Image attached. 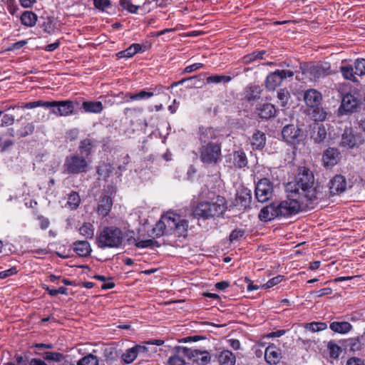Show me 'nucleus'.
I'll list each match as a JSON object with an SVG mask.
<instances>
[{"instance_id": "338daca9", "label": "nucleus", "mask_w": 365, "mask_h": 365, "mask_svg": "<svg viewBox=\"0 0 365 365\" xmlns=\"http://www.w3.org/2000/svg\"><path fill=\"white\" fill-rule=\"evenodd\" d=\"M27 43L26 41H19L18 42H16L13 43L9 50H18L22 48L24 46H25Z\"/></svg>"}, {"instance_id": "c85d7f7f", "label": "nucleus", "mask_w": 365, "mask_h": 365, "mask_svg": "<svg viewBox=\"0 0 365 365\" xmlns=\"http://www.w3.org/2000/svg\"><path fill=\"white\" fill-rule=\"evenodd\" d=\"M218 361L220 365H235V355L229 350H223L218 355Z\"/></svg>"}, {"instance_id": "9b49d317", "label": "nucleus", "mask_w": 365, "mask_h": 365, "mask_svg": "<svg viewBox=\"0 0 365 365\" xmlns=\"http://www.w3.org/2000/svg\"><path fill=\"white\" fill-rule=\"evenodd\" d=\"M294 76V72L290 70H277L267 76L265 81L266 87L269 91H274L279 86L282 81Z\"/></svg>"}, {"instance_id": "e2e57ef3", "label": "nucleus", "mask_w": 365, "mask_h": 365, "mask_svg": "<svg viewBox=\"0 0 365 365\" xmlns=\"http://www.w3.org/2000/svg\"><path fill=\"white\" fill-rule=\"evenodd\" d=\"M202 66H203V64L200 63H193L192 65H190V66L185 67L184 71L185 73H191L192 71H195L202 68Z\"/></svg>"}, {"instance_id": "4be33fe9", "label": "nucleus", "mask_w": 365, "mask_h": 365, "mask_svg": "<svg viewBox=\"0 0 365 365\" xmlns=\"http://www.w3.org/2000/svg\"><path fill=\"white\" fill-rule=\"evenodd\" d=\"M251 198L250 190L242 189L237 191L235 200L237 205L240 206L242 208H246L249 206Z\"/></svg>"}, {"instance_id": "13d9d810", "label": "nucleus", "mask_w": 365, "mask_h": 365, "mask_svg": "<svg viewBox=\"0 0 365 365\" xmlns=\"http://www.w3.org/2000/svg\"><path fill=\"white\" fill-rule=\"evenodd\" d=\"M34 130V125L32 123H27L21 132V137H26L31 134Z\"/></svg>"}, {"instance_id": "cd10ccee", "label": "nucleus", "mask_w": 365, "mask_h": 365, "mask_svg": "<svg viewBox=\"0 0 365 365\" xmlns=\"http://www.w3.org/2000/svg\"><path fill=\"white\" fill-rule=\"evenodd\" d=\"M82 108L86 113H100L103 110V106L101 101H83Z\"/></svg>"}, {"instance_id": "4d7b16f0", "label": "nucleus", "mask_w": 365, "mask_h": 365, "mask_svg": "<svg viewBox=\"0 0 365 365\" xmlns=\"http://www.w3.org/2000/svg\"><path fill=\"white\" fill-rule=\"evenodd\" d=\"M14 123V117L10 114H5L1 120V126L6 127L9 125H13Z\"/></svg>"}, {"instance_id": "412c9836", "label": "nucleus", "mask_w": 365, "mask_h": 365, "mask_svg": "<svg viewBox=\"0 0 365 365\" xmlns=\"http://www.w3.org/2000/svg\"><path fill=\"white\" fill-rule=\"evenodd\" d=\"M185 357H187L186 347H178L175 353L170 356L168 364L185 365Z\"/></svg>"}, {"instance_id": "603ef678", "label": "nucleus", "mask_w": 365, "mask_h": 365, "mask_svg": "<svg viewBox=\"0 0 365 365\" xmlns=\"http://www.w3.org/2000/svg\"><path fill=\"white\" fill-rule=\"evenodd\" d=\"M264 51H255L251 53L249 56H247L244 58L245 63H250L256 59H262L263 55L264 54Z\"/></svg>"}, {"instance_id": "39448f33", "label": "nucleus", "mask_w": 365, "mask_h": 365, "mask_svg": "<svg viewBox=\"0 0 365 365\" xmlns=\"http://www.w3.org/2000/svg\"><path fill=\"white\" fill-rule=\"evenodd\" d=\"M304 99L306 105L312 110L315 120L323 121L326 119L327 113L321 107L322 96L318 91L315 89L307 91Z\"/></svg>"}, {"instance_id": "0e129e2a", "label": "nucleus", "mask_w": 365, "mask_h": 365, "mask_svg": "<svg viewBox=\"0 0 365 365\" xmlns=\"http://www.w3.org/2000/svg\"><path fill=\"white\" fill-rule=\"evenodd\" d=\"M346 365H365V364L363 359L356 357H352L347 361Z\"/></svg>"}, {"instance_id": "f8f14e48", "label": "nucleus", "mask_w": 365, "mask_h": 365, "mask_svg": "<svg viewBox=\"0 0 365 365\" xmlns=\"http://www.w3.org/2000/svg\"><path fill=\"white\" fill-rule=\"evenodd\" d=\"M273 195V185L267 178L260 180L255 187V196L259 202L269 200Z\"/></svg>"}, {"instance_id": "a19ab883", "label": "nucleus", "mask_w": 365, "mask_h": 365, "mask_svg": "<svg viewBox=\"0 0 365 365\" xmlns=\"http://www.w3.org/2000/svg\"><path fill=\"white\" fill-rule=\"evenodd\" d=\"M231 81V77L225 75H215L211 76L206 78L207 83H228Z\"/></svg>"}, {"instance_id": "9d476101", "label": "nucleus", "mask_w": 365, "mask_h": 365, "mask_svg": "<svg viewBox=\"0 0 365 365\" xmlns=\"http://www.w3.org/2000/svg\"><path fill=\"white\" fill-rule=\"evenodd\" d=\"M282 135L284 140L288 144L297 145L304 139L303 131L297 125L289 124L282 128Z\"/></svg>"}, {"instance_id": "6e6552de", "label": "nucleus", "mask_w": 365, "mask_h": 365, "mask_svg": "<svg viewBox=\"0 0 365 365\" xmlns=\"http://www.w3.org/2000/svg\"><path fill=\"white\" fill-rule=\"evenodd\" d=\"M279 217H289L297 214L301 209V203L294 197H287L281 202H275Z\"/></svg>"}, {"instance_id": "052dcab7", "label": "nucleus", "mask_w": 365, "mask_h": 365, "mask_svg": "<svg viewBox=\"0 0 365 365\" xmlns=\"http://www.w3.org/2000/svg\"><path fill=\"white\" fill-rule=\"evenodd\" d=\"M110 170V166L105 165L104 166H100L98 170V173L100 176L107 178L109 176L108 173Z\"/></svg>"}, {"instance_id": "b1692460", "label": "nucleus", "mask_w": 365, "mask_h": 365, "mask_svg": "<svg viewBox=\"0 0 365 365\" xmlns=\"http://www.w3.org/2000/svg\"><path fill=\"white\" fill-rule=\"evenodd\" d=\"M339 152L333 148H328L323 155V161L327 166H333L336 164L339 158Z\"/></svg>"}, {"instance_id": "37998d69", "label": "nucleus", "mask_w": 365, "mask_h": 365, "mask_svg": "<svg viewBox=\"0 0 365 365\" xmlns=\"http://www.w3.org/2000/svg\"><path fill=\"white\" fill-rule=\"evenodd\" d=\"M327 327V324L324 322H311L305 324L304 328L312 332L323 331Z\"/></svg>"}, {"instance_id": "49530a36", "label": "nucleus", "mask_w": 365, "mask_h": 365, "mask_svg": "<svg viewBox=\"0 0 365 365\" xmlns=\"http://www.w3.org/2000/svg\"><path fill=\"white\" fill-rule=\"evenodd\" d=\"M277 98L282 106H285L290 98L289 91L286 89H280L277 93Z\"/></svg>"}, {"instance_id": "bf43d9fd", "label": "nucleus", "mask_w": 365, "mask_h": 365, "mask_svg": "<svg viewBox=\"0 0 365 365\" xmlns=\"http://www.w3.org/2000/svg\"><path fill=\"white\" fill-rule=\"evenodd\" d=\"M17 273V269L16 267H11L9 269L0 272V279H5L10 276H12Z\"/></svg>"}, {"instance_id": "680f3d73", "label": "nucleus", "mask_w": 365, "mask_h": 365, "mask_svg": "<svg viewBox=\"0 0 365 365\" xmlns=\"http://www.w3.org/2000/svg\"><path fill=\"white\" fill-rule=\"evenodd\" d=\"M134 349L136 351L138 356L140 355L143 357L147 356L148 349L145 346L135 345Z\"/></svg>"}, {"instance_id": "72a5a7b5", "label": "nucleus", "mask_w": 365, "mask_h": 365, "mask_svg": "<svg viewBox=\"0 0 365 365\" xmlns=\"http://www.w3.org/2000/svg\"><path fill=\"white\" fill-rule=\"evenodd\" d=\"M128 241L129 244L133 243L136 247L139 249L147 248L153 247L155 243L156 242L155 240L148 239V240H136L135 238L128 239Z\"/></svg>"}, {"instance_id": "0eeeda50", "label": "nucleus", "mask_w": 365, "mask_h": 365, "mask_svg": "<svg viewBox=\"0 0 365 365\" xmlns=\"http://www.w3.org/2000/svg\"><path fill=\"white\" fill-rule=\"evenodd\" d=\"M200 159L209 165H215L221 160V148L217 143H207L200 149Z\"/></svg>"}, {"instance_id": "423d86ee", "label": "nucleus", "mask_w": 365, "mask_h": 365, "mask_svg": "<svg viewBox=\"0 0 365 365\" xmlns=\"http://www.w3.org/2000/svg\"><path fill=\"white\" fill-rule=\"evenodd\" d=\"M91 160L89 158L78 154H72L66 157L63 169L67 174H78L88 171Z\"/></svg>"}, {"instance_id": "e433bc0d", "label": "nucleus", "mask_w": 365, "mask_h": 365, "mask_svg": "<svg viewBox=\"0 0 365 365\" xmlns=\"http://www.w3.org/2000/svg\"><path fill=\"white\" fill-rule=\"evenodd\" d=\"M340 71L345 79L350 80L354 82L356 81V76L357 75L354 73V70L351 65L342 66L340 68Z\"/></svg>"}, {"instance_id": "20e7f679", "label": "nucleus", "mask_w": 365, "mask_h": 365, "mask_svg": "<svg viewBox=\"0 0 365 365\" xmlns=\"http://www.w3.org/2000/svg\"><path fill=\"white\" fill-rule=\"evenodd\" d=\"M96 242L101 249L119 248L123 245L124 235L119 227L107 226L99 232Z\"/></svg>"}, {"instance_id": "09e8293b", "label": "nucleus", "mask_w": 365, "mask_h": 365, "mask_svg": "<svg viewBox=\"0 0 365 365\" xmlns=\"http://www.w3.org/2000/svg\"><path fill=\"white\" fill-rule=\"evenodd\" d=\"M327 137V130L322 125H319L317 128V133L314 137V140L316 143L322 142Z\"/></svg>"}, {"instance_id": "473e14b6", "label": "nucleus", "mask_w": 365, "mask_h": 365, "mask_svg": "<svg viewBox=\"0 0 365 365\" xmlns=\"http://www.w3.org/2000/svg\"><path fill=\"white\" fill-rule=\"evenodd\" d=\"M330 329L335 332L345 334L351 330V325L346 322H334L331 323Z\"/></svg>"}, {"instance_id": "f704fd0d", "label": "nucleus", "mask_w": 365, "mask_h": 365, "mask_svg": "<svg viewBox=\"0 0 365 365\" xmlns=\"http://www.w3.org/2000/svg\"><path fill=\"white\" fill-rule=\"evenodd\" d=\"M79 233L88 239H92L94 236V227L90 222H84L78 229Z\"/></svg>"}, {"instance_id": "3c124183", "label": "nucleus", "mask_w": 365, "mask_h": 365, "mask_svg": "<svg viewBox=\"0 0 365 365\" xmlns=\"http://www.w3.org/2000/svg\"><path fill=\"white\" fill-rule=\"evenodd\" d=\"M328 349L329 350L331 357L334 359L338 358L341 351V348L338 345L331 342L329 343Z\"/></svg>"}, {"instance_id": "79ce46f5", "label": "nucleus", "mask_w": 365, "mask_h": 365, "mask_svg": "<svg viewBox=\"0 0 365 365\" xmlns=\"http://www.w3.org/2000/svg\"><path fill=\"white\" fill-rule=\"evenodd\" d=\"M81 202V197L78 192H71L68 197V205L70 206V207L73 210L76 209Z\"/></svg>"}, {"instance_id": "2f4dec72", "label": "nucleus", "mask_w": 365, "mask_h": 365, "mask_svg": "<svg viewBox=\"0 0 365 365\" xmlns=\"http://www.w3.org/2000/svg\"><path fill=\"white\" fill-rule=\"evenodd\" d=\"M95 140L88 138L81 140L79 145L81 154L85 155L86 158H88L93 148L95 147Z\"/></svg>"}, {"instance_id": "c03bdc74", "label": "nucleus", "mask_w": 365, "mask_h": 365, "mask_svg": "<svg viewBox=\"0 0 365 365\" xmlns=\"http://www.w3.org/2000/svg\"><path fill=\"white\" fill-rule=\"evenodd\" d=\"M43 359L47 361L61 362L64 359V356L58 352L46 351L43 354Z\"/></svg>"}, {"instance_id": "dca6fc26", "label": "nucleus", "mask_w": 365, "mask_h": 365, "mask_svg": "<svg viewBox=\"0 0 365 365\" xmlns=\"http://www.w3.org/2000/svg\"><path fill=\"white\" fill-rule=\"evenodd\" d=\"M362 142L361 137L354 134L350 130H346L341 138V145L350 148L359 146Z\"/></svg>"}, {"instance_id": "bb28decb", "label": "nucleus", "mask_w": 365, "mask_h": 365, "mask_svg": "<svg viewBox=\"0 0 365 365\" xmlns=\"http://www.w3.org/2000/svg\"><path fill=\"white\" fill-rule=\"evenodd\" d=\"M216 138L215 130L212 128L202 127L199 130V139L202 143L205 145L210 143V140Z\"/></svg>"}, {"instance_id": "5701e85b", "label": "nucleus", "mask_w": 365, "mask_h": 365, "mask_svg": "<svg viewBox=\"0 0 365 365\" xmlns=\"http://www.w3.org/2000/svg\"><path fill=\"white\" fill-rule=\"evenodd\" d=\"M74 252L81 257H86L90 255L91 247L88 242L84 240L76 241L73 245Z\"/></svg>"}, {"instance_id": "f257e3e1", "label": "nucleus", "mask_w": 365, "mask_h": 365, "mask_svg": "<svg viewBox=\"0 0 365 365\" xmlns=\"http://www.w3.org/2000/svg\"><path fill=\"white\" fill-rule=\"evenodd\" d=\"M322 187L314 182V176L311 170L301 167L294 180L285 185L287 197H294L301 204L314 202L322 197Z\"/></svg>"}, {"instance_id": "58836bf2", "label": "nucleus", "mask_w": 365, "mask_h": 365, "mask_svg": "<svg viewBox=\"0 0 365 365\" xmlns=\"http://www.w3.org/2000/svg\"><path fill=\"white\" fill-rule=\"evenodd\" d=\"M159 93H160V91H158L157 93V94H159ZM155 95H156V93H155L154 92L140 91L138 93L130 94L129 98L131 101H140V100H144V99H148Z\"/></svg>"}, {"instance_id": "4468645a", "label": "nucleus", "mask_w": 365, "mask_h": 365, "mask_svg": "<svg viewBox=\"0 0 365 365\" xmlns=\"http://www.w3.org/2000/svg\"><path fill=\"white\" fill-rule=\"evenodd\" d=\"M187 357L199 365L207 364L211 359L210 353L205 349L187 348Z\"/></svg>"}, {"instance_id": "7ed1b4c3", "label": "nucleus", "mask_w": 365, "mask_h": 365, "mask_svg": "<svg viewBox=\"0 0 365 365\" xmlns=\"http://www.w3.org/2000/svg\"><path fill=\"white\" fill-rule=\"evenodd\" d=\"M227 209L225 197L217 195L210 201L200 202L193 210L195 217L207 219L222 215Z\"/></svg>"}, {"instance_id": "ea45409f", "label": "nucleus", "mask_w": 365, "mask_h": 365, "mask_svg": "<svg viewBox=\"0 0 365 365\" xmlns=\"http://www.w3.org/2000/svg\"><path fill=\"white\" fill-rule=\"evenodd\" d=\"M138 356L137 352L134 349V346L125 350L122 354L121 359L125 364L132 363Z\"/></svg>"}, {"instance_id": "f03ea898", "label": "nucleus", "mask_w": 365, "mask_h": 365, "mask_svg": "<svg viewBox=\"0 0 365 365\" xmlns=\"http://www.w3.org/2000/svg\"><path fill=\"white\" fill-rule=\"evenodd\" d=\"M188 227V222L174 212H168L155 224L153 228V234L160 237L164 234L175 232L184 235Z\"/></svg>"}, {"instance_id": "69168bd1", "label": "nucleus", "mask_w": 365, "mask_h": 365, "mask_svg": "<svg viewBox=\"0 0 365 365\" xmlns=\"http://www.w3.org/2000/svg\"><path fill=\"white\" fill-rule=\"evenodd\" d=\"M331 293L332 289L329 287L323 288L316 292L317 296L319 297L331 294Z\"/></svg>"}, {"instance_id": "6e6d98bb", "label": "nucleus", "mask_w": 365, "mask_h": 365, "mask_svg": "<svg viewBox=\"0 0 365 365\" xmlns=\"http://www.w3.org/2000/svg\"><path fill=\"white\" fill-rule=\"evenodd\" d=\"M94 6L96 9L104 11L110 6L109 0H93Z\"/></svg>"}, {"instance_id": "f3484780", "label": "nucleus", "mask_w": 365, "mask_h": 365, "mask_svg": "<svg viewBox=\"0 0 365 365\" xmlns=\"http://www.w3.org/2000/svg\"><path fill=\"white\" fill-rule=\"evenodd\" d=\"M112 205L111 194L103 193L98 204V213L103 217L107 216L111 210Z\"/></svg>"}, {"instance_id": "774afa93", "label": "nucleus", "mask_w": 365, "mask_h": 365, "mask_svg": "<svg viewBox=\"0 0 365 365\" xmlns=\"http://www.w3.org/2000/svg\"><path fill=\"white\" fill-rule=\"evenodd\" d=\"M59 45H60V41L57 40L56 42L47 45L44 49L46 51H53L59 46Z\"/></svg>"}, {"instance_id": "c756f323", "label": "nucleus", "mask_w": 365, "mask_h": 365, "mask_svg": "<svg viewBox=\"0 0 365 365\" xmlns=\"http://www.w3.org/2000/svg\"><path fill=\"white\" fill-rule=\"evenodd\" d=\"M233 164L238 168H243L247 166V158L245 153L242 150L235 151L232 154Z\"/></svg>"}, {"instance_id": "8fccbe9b", "label": "nucleus", "mask_w": 365, "mask_h": 365, "mask_svg": "<svg viewBox=\"0 0 365 365\" xmlns=\"http://www.w3.org/2000/svg\"><path fill=\"white\" fill-rule=\"evenodd\" d=\"M120 5L132 14H136L139 6L133 5L129 0H121Z\"/></svg>"}, {"instance_id": "6ab92c4d", "label": "nucleus", "mask_w": 365, "mask_h": 365, "mask_svg": "<svg viewBox=\"0 0 365 365\" xmlns=\"http://www.w3.org/2000/svg\"><path fill=\"white\" fill-rule=\"evenodd\" d=\"M264 359L269 364H277L281 359V353L274 344L268 346L264 351Z\"/></svg>"}, {"instance_id": "7c9ffc66", "label": "nucleus", "mask_w": 365, "mask_h": 365, "mask_svg": "<svg viewBox=\"0 0 365 365\" xmlns=\"http://www.w3.org/2000/svg\"><path fill=\"white\" fill-rule=\"evenodd\" d=\"M142 46L139 43H133L128 48L121 51L117 53V56L119 58H131L138 52L140 51Z\"/></svg>"}, {"instance_id": "a211bd4d", "label": "nucleus", "mask_w": 365, "mask_h": 365, "mask_svg": "<svg viewBox=\"0 0 365 365\" xmlns=\"http://www.w3.org/2000/svg\"><path fill=\"white\" fill-rule=\"evenodd\" d=\"M275 202L261 209L259 218L261 221L269 222L276 217H279Z\"/></svg>"}, {"instance_id": "2eb2a0df", "label": "nucleus", "mask_w": 365, "mask_h": 365, "mask_svg": "<svg viewBox=\"0 0 365 365\" xmlns=\"http://www.w3.org/2000/svg\"><path fill=\"white\" fill-rule=\"evenodd\" d=\"M346 189V181L344 176L336 175L329 182L330 193L333 195L340 194Z\"/></svg>"}, {"instance_id": "de8ad7c7", "label": "nucleus", "mask_w": 365, "mask_h": 365, "mask_svg": "<svg viewBox=\"0 0 365 365\" xmlns=\"http://www.w3.org/2000/svg\"><path fill=\"white\" fill-rule=\"evenodd\" d=\"M50 101H37L26 103L23 108L26 109H32L36 107H44L48 108Z\"/></svg>"}, {"instance_id": "393cba45", "label": "nucleus", "mask_w": 365, "mask_h": 365, "mask_svg": "<svg viewBox=\"0 0 365 365\" xmlns=\"http://www.w3.org/2000/svg\"><path fill=\"white\" fill-rule=\"evenodd\" d=\"M250 143L253 149L261 150L262 149L266 143L265 134L259 130H257L252 135Z\"/></svg>"}, {"instance_id": "ddd939ff", "label": "nucleus", "mask_w": 365, "mask_h": 365, "mask_svg": "<svg viewBox=\"0 0 365 365\" xmlns=\"http://www.w3.org/2000/svg\"><path fill=\"white\" fill-rule=\"evenodd\" d=\"M330 71V65L328 63L321 64L311 65L304 71V73L311 80L317 81L329 75Z\"/></svg>"}, {"instance_id": "4c0bfd02", "label": "nucleus", "mask_w": 365, "mask_h": 365, "mask_svg": "<svg viewBox=\"0 0 365 365\" xmlns=\"http://www.w3.org/2000/svg\"><path fill=\"white\" fill-rule=\"evenodd\" d=\"M77 365H99V360L96 356L89 354L80 359Z\"/></svg>"}, {"instance_id": "a18cd8bd", "label": "nucleus", "mask_w": 365, "mask_h": 365, "mask_svg": "<svg viewBox=\"0 0 365 365\" xmlns=\"http://www.w3.org/2000/svg\"><path fill=\"white\" fill-rule=\"evenodd\" d=\"M354 73L357 76L365 74V59H356L354 62Z\"/></svg>"}, {"instance_id": "1a4fd4ad", "label": "nucleus", "mask_w": 365, "mask_h": 365, "mask_svg": "<svg viewBox=\"0 0 365 365\" xmlns=\"http://www.w3.org/2000/svg\"><path fill=\"white\" fill-rule=\"evenodd\" d=\"M49 106L51 113L58 117H66L74 113V103L72 101H52Z\"/></svg>"}, {"instance_id": "c9c22d12", "label": "nucleus", "mask_w": 365, "mask_h": 365, "mask_svg": "<svg viewBox=\"0 0 365 365\" xmlns=\"http://www.w3.org/2000/svg\"><path fill=\"white\" fill-rule=\"evenodd\" d=\"M21 21L26 26H33L36 22V16L33 12L26 11L22 14Z\"/></svg>"}, {"instance_id": "5fc2aeb1", "label": "nucleus", "mask_w": 365, "mask_h": 365, "mask_svg": "<svg viewBox=\"0 0 365 365\" xmlns=\"http://www.w3.org/2000/svg\"><path fill=\"white\" fill-rule=\"evenodd\" d=\"M258 88L257 86H250L247 89V98L248 100H254L259 97V92H258Z\"/></svg>"}, {"instance_id": "aec40b11", "label": "nucleus", "mask_w": 365, "mask_h": 365, "mask_svg": "<svg viewBox=\"0 0 365 365\" xmlns=\"http://www.w3.org/2000/svg\"><path fill=\"white\" fill-rule=\"evenodd\" d=\"M358 105V99L351 93H346L341 100L339 110L346 113L352 112Z\"/></svg>"}, {"instance_id": "a878e982", "label": "nucleus", "mask_w": 365, "mask_h": 365, "mask_svg": "<svg viewBox=\"0 0 365 365\" xmlns=\"http://www.w3.org/2000/svg\"><path fill=\"white\" fill-rule=\"evenodd\" d=\"M274 106L271 103H264L258 108V115L262 118L268 119L274 117L276 114Z\"/></svg>"}, {"instance_id": "864d4df0", "label": "nucleus", "mask_w": 365, "mask_h": 365, "mask_svg": "<svg viewBox=\"0 0 365 365\" xmlns=\"http://www.w3.org/2000/svg\"><path fill=\"white\" fill-rule=\"evenodd\" d=\"M283 278H284V276H282V275H278L277 277H274L270 279L269 280H268L267 282V283L263 284L262 287H264L265 289L271 288V287L278 284L279 283H280L282 281Z\"/></svg>"}]
</instances>
